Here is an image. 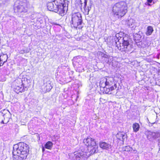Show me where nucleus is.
<instances>
[{
    "label": "nucleus",
    "mask_w": 160,
    "mask_h": 160,
    "mask_svg": "<svg viewBox=\"0 0 160 160\" xmlns=\"http://www.w3.org/2000/svg\"><path fill=\"white\" fill-rule=\"evenodd\" d=\"M68 1L65 0H51L47 4L48 9L63 16L68 10Z\"/></svg>",
    "instance_id": "obj_1"
},
{
    "label": "nucleus",
    "mask_w": 160,
    "mask_h": 160,
    "mask_svg": "<svg viewBox=\"0 0 160 160\" xmlns=\"http://www.w3.org/2000/svg\"><path fill=\"white\" fill-rule=\"evenodd\" d=\"M30 78L27 76L20 75L14 81V91L17 93L24 91L30 85Z\"/></svg>",
    "instance_id": "obj_2"
},
{
    "label": "nucleus",
    "mask_w": 160,
    "mask_h": 160,
    "mask_svg": "<svg viewBox=\"0 0 160 160\" xmlns=\"http://www.w3.org/2000/svg\"><path fill=\"white\" fill-rule=\"evenodd\" d=\"M114 39L118 49L122 52L128 53L131 51L132 45L129 43L128 37H122L117 33Z\"/></svg>",
    "instance_id": "obj_3"
},
{
    "label": "nucleus",
    "mask_w": 160,
    "mask_h": 160,
    "mask_svg": "<svg viewBox=\"0 0 160 160\" xmlns=\"http://www.w3.org/2000/svg\"><path fill=\"white\" fill-rule=\"evenodd\" d=\"M112 12L115 15L118 17L124 16L127 12V7L126 3L121 1L115 3L113 7Z\"/></svg>",
    "instance_id": "obj_4"
},
{
    "label": "nucleus",
    "mask_w": 160,
    "mask_h": 160,
    "mask_svg": "<svg viewBox=\"0 0 160 160\" xmlns=\"http://www.w3.org/2000/svg\"><path fill=\"white\" fill-rule=\"evenodd\" d=\"M29 151L28 145L24 142H20L14 145L12 154H23L28 155Z\"/></svg>",
    "instance_id": "obj_5"
},
{
    "label": "nucleus",
    "mask_w": 160,
    "mask_h": 160,
    "mask_svg": "<svg viewBox=\"0 0 160 160\" xmlns=\"http://www.w3.org/2000/svg\"><path fill=\"white\" fill-rule=\"evenodd\" d=\"M82 22V16L79 12L73 13L72 15L71 26L75 28L78 27L79 29L82 28L81 26Z\"/></svg>",
    "instance_id": "obj_6"
},
{
    "label": "nucleus",
    "mask_w": 160,
    "mask_h": 160,
    "mask_svg": "<svg viewBox=\"0 0 160 160\" xmlns=\"http://www.w3.org/2000/svg\"><path fill=\"white\" fill-rule=\"evenodd\" d=\"M105 81L106 86L105 88V93L108 94H112L113 91L117 87V84L114 82V79L112 78H106Z\"/></svg>",
    "instance_id": "obj_7"
},
{
    "label": "nucleus",
    "mask_w": 160,
    "mask_h": 160,
    "mask_svg": "<svg viewBox=\"0 0 160 160\" xmlns=\"http://www.w3.org/2000/svg\"><path fill=\"white\" fill-rule=\"evenodd\" d=\"M25 0L17 1L14 5V12H27L28 8L27 3L25 2Z\"/></svg>",
    "instance_id": "obj_8"
},
{
    "label": "nucleus",
    "mask_w": 160,
    "mask_h": 160,
    "mask_svg": "<svg viewBox=\"0 0 160 160\" xmlns=\"http://www.w3.org/2000/svg\"><path fill=\"white\" fill-rule=\"evenodd\" d=\"M74 153V157L75 158L76 160H83L87 158L86 152H75Z\"/></svg>",
    "instance_id": "obj_9"
},
{
    "label": "nucleus",
    "mask_w": 160,
    "mask_h": 160,
    "mask_svg": "<svg viewBox=\"0 0 160 160\" xmlns=\"http://www.w3.org/2000/svg\"><path fill=\"white\" fill-rule=\"evenodd\" d=\"M83 142L88 147L96 146L94 139L90 137H88L86 139H84Z\"/></svg>",
    "instance_id": "obj_10"
},
{
    "label": "nucleus",
    "mask_w": 160,
    "mask_h": 160,
    "mask_svg": "<svg viewBox=\"0 0 160 160\" xmlns=\"http://www.w3.org/2000/svg\"><path fill=\"white\" fill-rule=\"evenodd\" d=\"M88 150L89 152H86L87 158L91 155L96 153L98 151V146H96L88 147Z\"/></svg>",
    "instance_id": "obj_11"
},
{
    "label": "nucleus",
    "mask_w": 160,
    "mask_h": 160,
    "mask_svg": "<svg viewBox=\"0 0 160 160\" xmlns=\"http://www.w3.org/2000/svg\"><path fill=\"white\" fill-rule=\"evenodd\" d=\"M18 155H16V154L13 155V158L14 160H25L28 155L23 154H18Z\"/></svg>",
    "instance_id": "obj_12"
},
{
    "label": "nucleus",
    "mask_w": 160,
    "mask_h": 160,
    "mask_svg": "<svg viewBox=\"0 0 160 160\" xmlns=\"http://www.w3.org/2000/svg\"><path fill=\"white\" fill-rule=\"evenodd\" d=\"M100 147L104 149L108 150L111 148L110 144L104 142H100L99 143Z\"/></svg>",
    "instance_id": "obj_13"
},
{
    "label": "nucleus",
    "mask_w": 160,
    "mask_h": 160,
    "mask_svg": "<svg viewBox=\"0 0 160 160\" xmlns=\"http://www.w3.org/2000/svg\"><path fill=\"white\" fill-rule=\"evenodd\" d=\"M44 88V90H43V92H49L52 88L50 81H48L46 82L45 83H44V85L42 86V88L43 89V88Z\"/></svg>",
    "instance_id": "obj_14"
},
{
    "label": "nucleus",
    "mask_w": 160,
    "mask_h": 160,
    "mask_svg": "<svg viewBox=\"0 0 160 160\" xmlns=\"http://www.w3.org/2000/svg\"><path fill=\"white\" fill-rule=\"evenodd\" d=\"M87 0H84V3H82L81 4V7L82 6V5H84V7L83 8L84 9V13L86 15H88L89 12L90 11V10H91V6H88L87 7Z\"/></svg>",
    "instance_id": "obj_15"
},
{
    "label": "nucleus",
    "mask_w": 160,
    "mask_h": 160,
    "mask_svg": "<svg viewBox=\"0 0 160 160\" xmlns=\"http://www.w3.org/2000/svg\"><path fill=\"white\" fill-rule=\"evenodd\" d=\"M116 136L118 139L123 142L126 137L127 135L124 132H119L117 134Z\"/></svg>",
    "instance_id": "obj_16"
},
{
    "label": "nucleus",
    "mask_w": 160,
    "mask_h": 160,
    "mask_svg": "<svg viewBox=\"0 0 160 160\" xmlns=\"http://www.w3.org/2000/svg\"><path fill=\"white\" fill-rule=\"evenodd\" d=\"M9 118L6 117L1 113H0V123L3 124L7 123L9 121Z\"/></svg>",
    "instance_id": "obj_17"
},
{
    "label": "nucleus",
    "mask_w": 160,
    "mask_h": 160,
    "mask_svg": "<svg viewBox=\"0 0 160 160\" xmlns=\"http://www.w3.org/2000/svg\"><path fill=\"white\" fill-rule=\"evenodd\" d=\"M146 135L147 138L150 140H152V138L154 139V136L155 135V132H153L149 131H147L146 132Z\"/></svg>",
    "instance_id": "obj_18"
},
{
    "label": "nucleus",
    "mask_w": 160,
    "mask_h": 160,
    "mask_svg": "<svg viewBox=\"0 0 160 160\" xmlns=\"http://www.w3.org/2000/svg\"><path fill=\"white\" fill-rule=\"evenodd\" d=\"M0 58V62H2V66L7 61L8 58V56L6 54H3L1 55Z\"/></svg>",
    "instance_id": "obj_19"
},
{
    "label": "nucleus",
    "mask_w": 160,
    "mask_h": 160,
    "mask_svg": "<svg viewBox=\"0 0 160 160\" xmlns=\"http://www.w3.org/2000/svg\"><path fill=\"white\" fill-rule=\"evenodd\" d=\"M141 34H142V33L140 32L138 33H135L133 35L134 40L135 41L140 40L142 38Z\"/></svg>",
    "instance_id": "obj_20"
},
{
    "label": "nucleus",
    "mask_w": 160,
    "mask_h": 160,
    "mask_svg": "<svg viewBox=\"0 0 160 160\" xmlns=\"http://www.w3.org/2000/svg\"><path fill=\"white\" fill-rule=\"evenodd\" d=\"M139 45L140 46L141 48H145L149 46L148 43L146 40H143L139 42Z\"/></svg>",
    "instance_id": "obj_21"
},
{
    "label": "nucleus",
    "mask_w": 160,
    "mask_h": 160,
    "mask_svg": "<svg viewBox=\"0 0 160 160\" xmlns=\"http://www.w3.org/2000/svg\"><path fill=\"white\" fill-rule=\"evenodd\" d=\"M106 78H104L101 80L100 82V88L103 89L104 92H105V88L106 87Z\"/></svg>",
    "instance_id": "obj_22"
},
{
    "label": "nucleus",
    "mask_w": 160,
    "mask_h": 160,
    "mask_svg": "<svg viewBox=\"0 0 160 160\" xmlns=\"http://www.w3.org/2000/svg\"><path fill=\"white\" fill-rule=\"evenodd\" d=\"M153 31V29L152 27L151 26H148L147 28L146 34L147 36L150 35L152 34Z\"/></svg>",
    "instance_id": "obj_23"
},
{
    "label": "nucleus",
    "mask_w": 160,
    "mask_h": 160,
    "mask_svg": "<svg viewBox=\"0 0 160 160\" xmlns=\"http://www.w3.org/2000/svg\"><path fill=\"white\" fill-rule=\"evenodd\" d=\"M53 143L50 141H48L44 145V147L46 148L51 150L52 147Z\"/></svg>",
    "instance_id": "obj_24"
},
{
    "label": "nucleus",
    "mask_w": 160,
    "mask_h": 160,
    "mask_svg": "<svg viewBox=\"0 0 160 160\" xmlns=\"http://www.w3.org/2000/svg\"><path fill=\"white\" fill-rule=\"evenodd\" d=\"M132 128L134 132H137L139 130L140 128L139 125L137 123L133 124Z\"/></svg>",
    "instance_id": "obj_25"
},
{
    "label": "nucleus",
    "mask_w": 160,
    "mask_h": 160,
    "mask_svg": "<svg viewBox=\"0 0 160 160\" xmlns=\"http://www.w3.org/2000/svg\"><path fill=\"white\" fill-rule=\"evenodd\" d=\"M0 113H1L2 115L7 117L8 115H10V112L7 110L4 109L2 110Z\"/></svg>",
    "instance_id": "obj_26"
},
{
    "label": "nucleus",
    "mask_w": 160,
    "mask_h": 160,
    "mask_svg": "<svg viewBox=\"0 0 160 160\" xmlns=\"http://www.w3.org/2000/svg\"><path fill=\"white\" fill-rule=\"evenodd\" d=\"M123 149L127 152L132 151V148L129 146H125L123 148Z\"/></svg>",
    "instance_id": "obj_27"
},
{
    "label": "nucleus",
    "mask_w": 160,
    "mask_h": 160,
    "mask_svg": "<svg viewBox=\"0 0 160 160\" xmlns=\"http://www.w3.org/2000/svg\"><path fill=\"white\" fill-rule=\"evenodd\" d=\"M33 137L38 141L40 140L39 135L37 133H35L33 136Z\"/></svg>",
    "instance_id": "obj_28"
},
{
    "label": "nucleus",
    "mask_w": 160,
    "mask_h": 160,
    "mask_svg": "<svg viewBox=\"0 0 160 160\" xmlns=\"http://www.w3.org/2000/svg\"><path fill=\"white\" fill-rule=\"evenodd\" d=\"M160 137V132H155L154 139Z\"/></svg>",
    "instance_id": "obj_29"
},
{
    "label": "nucleus",
    "mask_w": 160,
    "mask_h": 160,
    "mask_svg": "<svg viewBox=\"0 0 160 160\" xmlns=\"http://www.w3.org/2000/svg\"><path fill=\"white\" fill-rule=\"evenodd\" d=\"M152 0H148V2L149 3L148 4V5H150V4H149V3H151L152 2Z\"/></svg>",
    "instance_id": "obj_30"
},
{
    "label": "nucleus",
    "mask_w": 160,
    "mask_h": 160,
    "mask_svg": "<svg viewBox=\"0 0 160 160\" xmlns=\"http://www.w3.org/2000/svg\"><path fill=\"white\" fill-rule=\"evenodd\" d=\"M45 150V149L43 147H42V152H43Z\"/></svg>",
    "instance_id": "obj_31"
}]
</instances>
